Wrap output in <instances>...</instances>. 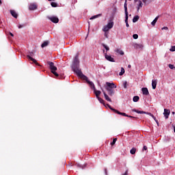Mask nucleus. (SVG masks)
Returning a JSON list of instances; mask_svg holds the SVG:
<instances>
[{"mask_svg": "<svg viewBox=\"0 0 175 175\" xmlns=\"http://www.w3.org/2000/svg\"><path fill=\"white\" fill-rule=\"evenodd\" d=\"M158 18H159V16H157V17L153 20V21H154V22L157 23V21H158Z\"/></svg>", "mask_w": 175, "mask_h": 175, "instance_id": "58836bf2", "label": "nucleus"}, {"mask_svg": "<svg viewBox=\"0 0 175 175\" xmlns=\"http://www.w3.org/2000/svg\"><path fill=\"white\" fill-rule=\"evenodd\" d=\"M10 35L11 36H14V35H13L12 33H10Z\"/></svg>", "mask_w": 175, "mask_h": 175, "instance_id": "603ef678", "label": "nucleus"}, {"mask_svg": "<svg viewBox=\"0 0 175 175\" xmlns=\"http://www.w3.org/2000/svg\"><path fill=\"white\" fill-rule=\"evenodd\" d=\"M153 118V120H154L155 122L158 121V120H157V118H155V116H153V117H152Z\"/></svg>", "mask_w": 175, "mask_h": 175, "instance_id": "37998d69", "label": "nucleus"}, {"mask_svg": "<svg viewBox=\"0 0 175 175\" xmlns=\"http://www.w3.org/2000/svg\"><path fill=\"white\" fill-rule=\"evenodd\" d=\"M100 16H102V14L94 15L90 18V20H95V18H98V17H100Z\"/></svg>", "mask_w": 175, "mask_h": 175, "instance_id": "5701e85b", "label": "nucleus"}, {"mask_svg": "<svg viewBox=\"0 0 175 175\" xmlns=\"http://www.w3.org/2000/svg\"><path fill=\"white\" fill-rule=\"evenodd\" d=\"M146 114H148V116H150V117H154V115H152V113H151L146 112Z\"/></svg>", "mask_w": 175, "mask_h": 175, "instance_id": "4c0bfd02", "label": "nucleus"}, {"mask_svg": "<svg viewBox=\"0 0 175 175\" xmlns=\"http://www.w3.org/2000/svg\"><path fill=\"white\" fill-rule=\"evenodd\" d=\"M126 85H127L126 82H124V83H123V87H124V88H126Z\"/></svg>", "mask_w": 175, "mask_h": 175, "instance_id": "ea45409f", "label": "nucleus"}, {"mask_svg": "<svg viewBox=\"0 0 175 175\" xmlns=\"http://www.w3.org/2000/svg\"><path fill=\"white\" fill-rule=\"evenodd\" d=\"M51 5L52 8H57V3H55V2L51 3Z\"/></svg>", "mask_w": 175, "mask_h": 175, "instance_id": "7c9ffc66", "label": "nucleus"}, {"mask_svg": "<svg viewBox=\"0 0 175 175\" xmlns=\"http://www.w3.org/2000/svg\"><path fill=\"white\" fill-rule=\"evenodd\" d=\"M114 27V22L109 21V23L103 27V32H109Z\"/></svg>", "mask_w": 175, "mask_h": 175, "instance_id": "7ed1b4c3", "label": "nucleus"}, {"mask_svg": "<svg viewBox=\"0 0 175 175\" xmlns=\"http://www.w3.org/2000/svg\"><path fill=\"white\" fill-rule=\"evenodd\" d=\"M30 55H31V57H33V52L30 53Z\"/></svg>", "mask_w": 175, "mask_h": 175, "instance_id": "de8ad7c7", "label": "nucleus"}, {"mask_svg": "<svg viewBox=\"0 0 175 175\" xmlns=\"http://www.w3.org/2000/svg\"><path fill=\"white\" fill-rule=\"evenodd\" d=\"M18 28H19V29H20V28H23V25H20L18 26Z\"/></svg>", "mask_w": 175, "mask_h": 175, "instance_id": "8fccbe9b", "label": "nucleus"}, {"mask_svg": "<svg viewBox=\"0 0 175 175\" xmlns=\"http://www.w3.org/2000/svg\"><path fill=\"white\" fill-rule=\"evenodd\" d=\"M102 90V92L103 93L105 99L106 100H107V102H111V98H110V97H109V96L107 95V94H106V92H105V90L101 88H100Z\"/></svg>", "mask_w": 175, "mask_h": 175, "instance_id": "1a4fd4ad", "label": "nucleus"}, {"mask_svg": "<svg viewBox=\"0 0 175 175\" xmlns=\"http://www.w3.org/2000/svg\"><path fill=\"white\" fill-rule=\"evenodd\" d=\"M49 66H50V69H51L52 73L55 76H56V77H58L59 75H58V73H57V72H55V70H57V67H55V66H54V63L49 62Z\"/></svg>", "mask_w": 175, "mask_h": 175, "instance_id": "20e7f679", "label": "nucleus"}, {"mask_svg": "<svg viewBox=\"0 0 175 175\" xmlns=\"http://www.w3.org/2000/svg\"><path fill=\"white\" fill-rule=\"evenodd\" d=\"M97 99L100 102V103H102L103 105H104V106H106V105H105V100H103L102 98L98 97Z\"/></svg>", "mask_w": 175, "mask_h": 175, "instance_id": "a878e982", "label": "nucleus"}, {"mask_svg": "<svg viewBox=\"0 0 175 175\" xmlns=\"http://www.w3.org/2000/svg\"><path fill=\"white\" fill-rule=\"evenodd\" d=\"M153 0H142V2L145 3L146 5H149V3H151Z\"/></svg>", "mask_w": 175, "mask_h": 175, "instance_id": "b1692460", "label": "nucleus"}, {"mask_svg": "<svg viewBox=\"0 0 175 175\" xmlns=\"http://www.w3.org/2000/svg\"><path fill=\"white\" fill-rule=\"evenodd\" d=\"M155 24H157V22H155V21H153L151 23V25H152L153 27H155Z\"/></svg>", "mask_w": 175, "mask_h": 175, "instance_id": "e433bc0d", "label": "nucleus"}, {"mask_svg": "<svg viewBox=\"0 0 175 175\" xmlns=\"http://www.w3.org/2000/svg\"><path fill=\"white\" fill-rule=\"evenodd\" d=\"M135 49H143V44H134Z\"/></svg>", "mask_w": 175, "mask_h": 175, "instance_id": "4be33fe9", "label": "nucleus"}, {"mask_svg": "<svg viewBox=\"0 0 175 175\" xmlns=\"http://www.w3.org/2000/svg\"><path fill=\"white\" fill-rule=\"evenodd\" d=\"M2 3V1L0 0V5Z\"/></svg>", "mask_w": 175, "mask_h": 175, "instance_id": "4d7b16f0", "label": "nucleus"}, {"mask_svg": "<svg viewBox=\"0 0 175 175\" xmlns=\"http://www.w3.org/2000/svg\"><path fill=\"white\" fill-rule=\"evenodd\" d=\"M168 67L170 68V69H174L175 68L174 65H173V64H169Z\"/></svg>", "mask_w": 175, "mask_h": 175, "instance_id": "72a5a7b5", "label": "nucleus"}, {"mask_svg": "<svg viewBox=\"0 0 175 175\" xmlns=\"http://www.w3.org/2000/svg\"><path fill=\"white\" fill-rule=\"evenodd\" d=\"M48 1H49V2H51V1H55V0H48Z\"/></svg>", "mask_w": 175, "mask_h": 175, "instance_id": "5fc2aeb1", "label": "nucleus"}, {"mask_svg": "<svg viewBox=\"0 0 175 175\" xmlns=\"http://www.w3.org/2000/svg\"><path fill=\"white\" fill-rule=\"evenodd\" d=\"M48 18L55 24L58 23V22L59 21V19H58V17L57 16H50V17H48Z\"/></svg>", "mask_w": 175, "mask_h": 175, "instance_id": "6e6552de", "label": "nucleus"}, {"mask_svg": "<svg viewBox=\"0 0 175 175\" xmlns=\"http://www.w3.org/2000/svg\"><path fill=\"white\" fill-rule=\"evenodd\" d=\"M137 10L139 12L140 10V8H143V2L142 1H138V3H137Z\"/></svg>", "mask_w": 175, "mask_h": 175, "instance_id": "ddd939ff", "label": "nucleus"}, {"mask_svg": "<svg viewBox=\"0 0 175 175\" xmlns=\"http://www.w3.org/2000/svg\"><path fill=\"white\" fill-rule=\"evenodd\" d=\"M127 117H129V118H133V117L131 116H128Z\"/></svg>", "mask_w": 175, "mask_h": 175, "instance_id": "864d4df0", "label": "nucleus"}, {"mask_svg": "<svg viewBox=\"0 0 175 175\" xmlns=\"http://www.w3.org/2000/svg\"><path fill=\"white\" fill-rule=\"evenodd\" d=\"M156 122H157L158 126H159V122H158V120H156Z\"/></svg>", "mask_w": 175, "mask_h": 175, "instance_id": "09e8293b", "label": "nucleus"}, {"mask_svg": "<svg viewBox=\"0 0 175 175\" xmlns=\"http://www.w3.org/2000/svg\"><path fill=\"white\" fill-rule=\"evenodd\" d=\"M139 99V96H135L133 97V102H138Z\"/></svg>", "mask_w": 175, "mask_h": 175, "instance_id": "c756f323", "label": "nucleus"}, {"mask_svg": "<svg viewBox=\"0 0 175 175\" xmlns=\"http://www.w3.org/2000/svg\"><path fill=\"white\" fill-rule=\"evenodd\" d=\"M133 39H137L139 38V36L137 34H133Z\"/></svg>", "mask_w": 175, "mask_h": 175, "instance_id": "c9c22d12", "label": "nucleus"}, {"mask_svg": "<svg viewBox=\"0 0 175 175\" xmlns=\"http://www.w3.org/2000/svg\"><path fill=\"white\" fill-rule=\"evenodd\" d=\"M128 68H131V65H129V66H128Z\"/></svg>", "mask_w": 175, "mask_h": 175, "instance_id": "13d9d810", "label": "nucleus"}, {"mask_svg": "<svg viewBox=\"0 0 175 175\" xmlns=\"http://www.w3.org/2000/svg\"><path fill=\"white\" fill-rule=\"evenodd\" d=\"M161 29L162 30L165 29L166 31H167V29H169V28L167 27H164Z\"/></svg>", "mask_w": 175, "mask_h": 175, "instance_id": "a19ab883", "label": "nucleus"}, {"mask_svg": "<svg viewBox=\"0 0 175 175\" xmlns=\"http://www.w3.org/2000/svg\"><path fill=\"white\" fill-rule=\"evenodd\" d=\"M143 150H147V146H144Z\"/></svg>", "mask_w": 175, "mask_h": 175, "instance_id": "49530a36", "label": "nucleus"}, {"mask_svg": "<svg viewBox=\"0 0 175 175\" xmlns=\"http://www.w3.org/2000/svg\"><path fill=\"white\" fill-rule=\"evenodd\" d=\"M83 80H85V81H87V83L89 84L90 87L92 88V90L95 89V85L94 84V82L88 80V77H87V79H83Z\"/></svg>", "mask_w": 175, "mask_h": 175, "instance_id": "f8f14e48", "label": "nucleus"}, {"mask_svg": "<svg viewBox=\"0 0 175 175\" xmlns=\"http://www.w3.org/2000/svg\"><path fill=\"white\" fill-rule=\"evenodd\" d=\"M132 111H135V113H137L138 110H136V109H132Z\"/></svg>", "mask_w": 175, "mask_h": 175, "instance_id": "a18cd8bd", "label": "nucleus"}, {"mask_svg": "<svg viewBox=\"0 0 175 175\" xmlns=\"http://www.w3.org/2000/svg\"><path fill=\"white\" fill-rule=\"evenodd\" d=\"M103 47L105 49L106 51H109V50H110V48L105 44H103Z\"/></svg>", "mask_w": 175, "mask_h": 175, "instance_id": "cd10ccee", "label": "nucleus"}, {"mask_svg": "<svg viewBox=\"0 0 175 175\" xmlns=\"http://www.w3.org/2000/svg\"><path fill=\"white\" fill-rule=\"evenodd\" d=\"M50 42L49 41H44L42 44L41 47L43 49L44 47H47V45L49 44Z\"/></svg>", "mask_w": 175, "mask_h": 175, "instance_id": "412c9836", "label": "nucleus"}, {"mask_svg": "<svg viewBox=\"0 0 175 175\" xmlns=\"http://www.w3.org/2000/svg\"><path fill=\"white\" fill-rule=\"evenodd\" d=\"M103 53H104V55H105V59H107V61H109V62H116V61L114 60V58H113L111 55H107V52H105V50H103Z\"/></svg>", "mask_w": 175, "mask_h": 175, "instance_id": "423d86ee", "label": "nucleus"}, {"mask_svg": "<svg viewBox=\"0 0 175 175\" xmlns=\"http://www.w3.org/2000/svg\"><path fill=\"white\" fill-rule=\"evenodd\" d=\"M124 8L125 16H129V14L128 13V7H127V4H126V0L125 1Z\"/></svg>", "mask_w": 175, "mask_h": 175, "instance_id": "2eb2a0df", "label": "nucleus"}, {"mask_svg": "<svg viewBox=\"0 0 175 175\" xmlns=\"http://www.w3.org/2000/svg\"><path fill=\"white\" fill-rule=\"evenodd\" d=\"M27 57L30 61H32L33 64H36V65H38V62L36 61V59H33L32 57H31V55H27Z\"/></svg>", "mask_w": 175, "mask_h": 175, "instance_id": "a211bd4d", "label": "nucleus"}, {"mask_svg": "<svg viewBox=\"0 0 175 175\" xmlns=\"http://www.w3.org/2000/svg\"><path fill=\"white\" fill-rule=\"evenodd\" d=\"M105 90L108 92L109 96H113L116 92L114 91V88H117V85L114 84V83L106 82Z\"/></svg>", "mask_w": 175, "mask_h": 175, "instance_id": "f03ea898", "label": "nucleus"}, {"mask_svg": "<svg viewBox=\"0 0 175 175\" xmlns=\"http://www.w3.org/2000/svg\"><path fill=\"white\" fill-rule=\"evenodd\" d=\"M174 132L175 133V126H174Z\"/></svg>", "mask_w": 175, "mask_h": 175, "instance_id": "6e6d98bb", "label": "nucleus"}, {"mask_svg": "<svg viewBox=\"0 0 175 175\" xmlns=\"http://www.w3.org/2000/svg\"><path fill=\"white\" fill-rule=\"evenodd\" d=\"M116 142H117V138H114L113 142L111 143V146H114L116 144Z\"/></svg>", "mask_w": 175, "mask_h": 175, "instance_id": "473e14b6", "label": "nucleus"}, {"mask_svg": "<svg viewBox=\"0 0 175 175\" xmlns=\"http://www.w3.org/2000/svg\"><path fill=\"white\" fill-rule=\"evenodd\" d=\"M163 114L165 120H167V118H169V116H170V110L167 109H164Z\"/></svg>", "mask_w": 175, "mask_h": 175, "instance_id": "9d476101", "label": "nucleus"}, {"mask_svg": "<svg viewBox=\"0 0 175 175\" xmlns=\"http://www.w3.org/2000/svg\"><path fill=\"white\" fill-rule=\"evenodd\" d=\"M139 21V16H135L133 18V23H137Z\"/></svg>", "mask_w": 175, "mask_h": 175, "instance_id": "393cba45", "label": "nucleus"}, {"mask_svg": "<svg viewBox=\"0 0 175 175\" xmlns=\"http://www.w3.org/2000/svg\"><path fill=\"white\" fill-rule=\"evenodd\" d=\"M107 106L110 109V110H112V111H114V113H117V114H120V116H123L124 117H128V115H126V113L120 112L119 111L114 109L109 104H107Z\"/></svg>", "mask_w": 175, "mask_h": 175, "instance_id": "39448f33", "label": "nucleus"}, {"mask_svg": "<svg viewBox=\"0 0 175 175\" xmlns=\"http://www.w3.org/2000/svg\"><path fill=\"white\" fill-rule=\"evenodd\" d=\"M29 9V10H36V9H38V5L35 3H31Z\"/></svg>", "mask_w": 175, "mask_h": 175, "instance_id": "9b49d317", "label": "nucleus"}, {"mask_svg": "<svg viewBox=\"0 0 175 175\" xmlns=\"http://www.w3.org/2000/svg\"><path fill=\"white\" fill-rule=\"evenodd\" d=\"M94 90V92L96 96V98H99V95H100V94H102V92L99 90H96V89L95 88Z\"/></svg>", "mask_w": 175, "mask_h": 175, "instance_id": "dca6fc26", "label": "nucleus"}, {"mask_svg": "<svg viewBox=\"0 0 175 175\" xmlns=\"http://www.w3.org/2000/svg\"><path fill=\"white\" fill-rule=\"evenodd\" d=\"M10 13L12 16L14 17V18H17V17L18 16V15L17 14V12H16V11L14 10H10Z\"/></svg>", "mask_w": 175, "mask_h": 175, "instance_id": "f3484780", "label": "nucleus"}, {"mask_svg": "<svg viewBox=\"0 0 175 175\" xmlns=\"http://www.w3.org/2000/svg\"><path fill=\"white\" fill-rule=\"evenodd\" d=\"M124 73H125V70L124 69V68H121V71L119 73V75L120 76H122V75H124Z\"/></svg>", "mask_w": 175, "mask_h": 175, "instance_id": "c85d7f7f", "label": "nucleus"}, {"mask_svg": "<svg viewBox=\"0 0 175 175\" xmlns=\"http://www.w3.org/2000/svg\"><path fill=\"white\" fill-rule=\"evenodd\" d=\"M137 114H146L147 113V112H146V111H139V110L137 111Z\"/></svg>", "mask_w": 175, "mask_h": 175, "instance_id": "2f4dec72", "label": "nucleus"}, {"mask_svg": "<svg viewBox=\"0 0 175 175\" xmlns=\"http://www.w3.org/2000/svg\"><path fill=\"white\" fill-rule=\"evenodd\" d=\"M79 57L76 56L74 59L71 68L73 72H75V73H76V75L82 79V80H87V76L84 75L83 73L81 72V70L79 68Z\"/></svg>", "mask_w": 175, "mask_h": 175, "instance_id": "f257e3e1", "label": "nucleus"}, {"mask_svg": "<svg viewBox=\"0 0 175 175\" xmlns=\"http://www.w3.org/2000/svg\"><path fill=\"white\" fill-rule=\"evenodd\" d=\"M130 152L132 155L136 154V148H133L131 150H130Z\"/></svg>", "mask_w": 175, "mask_h": 175, "instance_id": "bb28decb", "label": "nucleus"}, {"mask_svg": "<svg viewBox=\"0 0 175 175\" xmlns=\"http://www.w3.org/2000/svg\"><path fill=\"white\" fill-rule=\"evenodd\" d=\"M142 91L144 95H149L150 92H148V89L147 88H142Z\"/></svg>", "mask_w": 175, "mask_h": 175, "instance_id": "4468645a", "label": "nucleus"}, {"mask_svg": "<svg viewBox=\"0 0 175 175\" xmlns=\"http://www.w3.org/2000/svg\"><path fill=\"white\" fill-rule=\"evenodd\" d=\"M152 90H155V88H157V80H152Z\"/></svg>", "mask_w": 175, "mask_h": 175, "instance_id": "6ab92c4d", "label": "nucleus"}, {"mask_svg": "<svg viewBox=\"0 0 175 175\" xmlns=\"http://www.w3.org/2000/svg\"><path fill=\"white\" fill-rule=\"evenodd\" d=\"M88 33H90V29H88Z\"/></svg>", "mask_w": 175, "mask_h": 175, "instance_id": "bf43d9fd", "label": "nucleus"}, {"mask_svg": "<svg viewBox=\"0 0 175 175\" xmlns=\"http://www.w3.org/2000/svg\"><path fill=\"white\" fill-rule=\"evenodd\" d=\"M77 167H82L83 168V167L80 164H77Z\"/></svg>", "mask_w": 175, "mask_h": 175, "instance_id": "c03bdc74", "label": "nucleus"}, {"mask_svg": "<svg viewBox=\"0 0 175 175\" xmlns=\"http://www.w3.org/2000/svg\"><path fill=\"white\" fill-rule=\"evenodd\" d=\"M170 51H172V52L175 51V46H171V49H170Z\"/></svg>", "mask_w": 175, "mask_h": 175, "instance_id": "f704fd0d", "label": "nucleus"}, {"mask_svg": "<svg viewBox=\"0 0 175 175\" xmlns=\"http://www.w3.org/2000/svg\"><path fill=\"white\" fill-rule=\"evenodd\" d=\"M135 1V2H137V3H139V1H140V0H134Z\"/></svg>", "mask_w": 175, "mask_h": 175, "instance_id": "3c124183", "label": "nucleus"}, {"mask_svg": "<svg viewBox=\"0 0 175 175\" xmlns=\"http://www.w3.org/2000/svg\"><path fill=\"white\" fill-rule=\"evenodd\" d=\"M125 23H126V27L127 28H129V23H128V18H129V15H125Z\"/></svg>", "mask_w": 175, "mask_h": 175, "instance_id": "aec40b11", "label": "nucleus"}, {"mask_svg": "<svg viewBox=\"0 0 175 175\" xmlns=\"http://www.w3.org/2000/svg\"><path fill=\"white\" fill-rule=\"evenodd\" d=\"M114 53H115L116 55H124V54H125L124 53V51H122V49H121V48L115 49Z\"/></svg>", "mask_w": 175, "mask_h": 175, "instance_id": "0eeeda50", "label": "nucleus"}, {"mask_svg": "<svg viewBox=\"0 0 175 175\" xmlns=\"http://www.w3.org/2000/svg\"><path fill=\"white\" fill-rule=\"evenodd\" d=\"M172 114H174V112H172Z\"/></svg>", "mask_w": 175, "mask_h": 175, "instance_id": "052dcab7", "label": "nucleus"}, {"mask_svg": "<svg viewBox=\"0 0 175 175\" xmlns=\"http://www.w3.org/2000/svg\"><path fill=\"white\" fill-rule=\"evenodd\" d=\"M153 118V120H154L155 122L158 121V120H157V118H155V116H153V117H152Z\"/></svg>", "mask_w": 175, "mask_h": 175, "instance_id": "79ce46f5", "label": "nucleus"}]
</instances>
